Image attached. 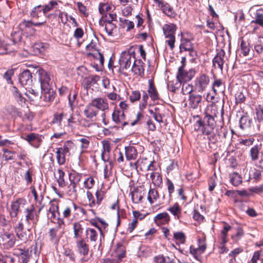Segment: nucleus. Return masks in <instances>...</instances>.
Listing matches in <instances>:
<instances>
[{"label": "nucleus", "instance_id": "nucleus-40", "mask_svg": "<svg viewBox=\"0 0 263 263\" xmlns=\"http://www.w3.org/2000/svg\"><path fill=\"white\" fill-rule=\"evenodd\" d=\"M252 119L248 116H243L239 120V126L242 129H247L251 126Z\"/></svg>", "mask_w": 263, "mask_h": 263}, {"label": "nucleus", "instance_id": "nucleus-11", "mask_svg": "<svg viewBox=\"0 0 263 263\" xmlns=\"http://www.w3.org/2000/svg\"><path fill=\"white\" fill-rule=\"evenodd\" d=\"M25 221L30 227H33L36 224L39 220V215L35 210V208L31 205L30 208H27L25 211Z\"/></svg>", "mask_w": 263, "mask_h": 263}, {"label": "nucleus", "instance_id": "nucleus-61", "mask_svg": "<svg viewBox=\"0 0 263 263\" xmlns=\"http://www.w3.org/2000/svg\"><path fill=\"white\" fill-rule=\"evenodd\" d=\"M249 91L254 95H258L260 91L259 85L255 82H253L249 87Z\"/></svg>", "mask_w": 263, "mask_h": 263}, {"label": "nucleus", "instance_id": "nucleus-12", "mask_svg": "<svg viewBox=\"0 0 263 263\" xmlns=\"http://www.w3.org/2000/svg\"><path fill=\"white\" fill-rule=\"evenodd\" d=\"M15 243V238L13 233L5 232L0 236V245L6 249L13 247Z\"/></svg>", "mask_w": 263, "mask_h": 263}, {"label": "nucleus", "instance_id": "nucleus-36", "mask_svg": "<svg viewBox=\"0 0 263 263\" xmlns=\"http://www.w3.org/2000/svg\"><path fill=\"white\" fill-rule=\"evenodd\" d=\"M163 13L166 14L167 16L170 17H175L176 15V13L172 7H171L168 4L164 3L160 7Z\"/></svg>", "mask_w": 263, "mask_h": 263}, {"label": "nucleus", "instance_id": "nucleus-3", "mask_svg": "<svg viewBox=\"0 0 263 263\" xmlns=\"http://www.w3.org/2000/svg\"><path fill=\"white\" fill-rule=\"evenodd\" d=\"M176 29V26L172 23L166 24L164 25L162 27L164 35L165 37L167 39L166 42L172 50L174 48V44L175 42V34Z\"/></svg>", "mask_w": 263, "mask_h": 263}, {"label": "nucleus", "instance_id": "nucleus-46", "mask_svg": "<svg viewBox=\"0 0 263 263\" xmlns=\"http://www.w3.org/2000/svg\"><path fill=\"white\" fill-rule=\"evenodd\" d=\"M159 198V194L157 190L155 189H150L148 193L147 199L149 202L152 204L156 202Z\"/></svg>", "mask_w": 263, "mask_h": 263}, {"label": "nucleus", "instance_id": "nucleus-56", "mask_svg": "<svg viewBox=\"0 0 263 263\" xmlns=\"http://www.w3.org/2000/svg\"><path fill=\"white\" fill-rule=\"evenodd\" d=\"M75 261L74 254L70 251H66L64 255V263H74Z\"/></svg>", "mask_w": 263, "mask_h": 263}, {"label": "nucleus", "instance_id": "nucleus-16", "mask_svg": "<svg viewBox=\"0 0 263 263\" xmlns=\"http://www.w3.org/2000/svg\"><path fill=\"white\" fill-rule=\"evenodd\" d=\"M95 108L102 111L108 110L109 104L106 98L98 97L93 99L90 102Z\"/></svg>", "mask_w": 263, "mask_h": 263}, {"label": "nucleus", "instance_id": "nucleus-8", "mask_svg": "<svg viewBox=\"0 0 263 263\" xmlns=\"http://www.w3.org/2000/svg\"><path fill=\"white\" fill-rule=\"evenodd\" d=\"M12 36L13 39V41H9L11 42V44L7 43V41L0 42V50H3V51H0V54L10 53L14 50V46H15V42L20 41L21 36V34L19 33L17 34L15 32L12 34Z\"/></svg>", "mask_w": 263, "mask_h": 263}, {"label": "nucleus", "instance_id": "nucleus-27", "mask_svg": "<svg viewBox=\"0 0 263 263\" xmlns=\"http://www.w3.org/2000/svg\"><path fill=\"white\" fill-rule=\"evenodd\" d=\"M125 117L123 111L120 110H116L112 114V120L116 124L121 123L123 126H125L128 123L126 122H124Z\"/></svg>", "mask_w": 263, "mask_h": 263}, {"label": "nucleus", "instance_id": "nucleus-39", "mask_svg": "<svg viewBox=\"0 0 263 263\" xmlns=\"http://www.w3.org/2000/svg\"><path fill=\"white\" fill-rule=\"evenodd\" d=\"M224 54H217L213 60V66L216 68H218L222 70Z\"/></svg>", "mask_w": 263, "mask_h": 263}, {"label": "nucleus", "instance_id": "nucleus-32", "mask_svg": "<svg viewBox=\"0 0 263 263\" xmlns=\"http://www.w3.org/2000/svg\"><path fill=\"white\" fill-rule=\"evenodd\" d=\"M30 16L33 18H37L40 17V21H42V19H45L46 20L45 14H44L42 10V6L41 5L34 7L30 13Z\"/></svg>", "mask_w": 263, "mask_h": 263}, {"label": "nucleus", "instance_id": "nucleus-35", "mask_svg": "<svg viewBox=\"0 0 263 263\" xmlns=\"http://www.w3.org/2000/svg\"><path fill=\"white\" fill-rule=\"evenodd\" d=\"M86 238L91 242H95L99 237V232L95 228H88L86 231Z\"/></svg>", "mask_w": 263, "mask_h": 263}, {"label": "nucleus", "instance_id": "nucleus-57", "mask_svg": "<svg viewBox=\"0 0 263 263\" xmlns=\"http://www.w3.org/2000/svg\"><path fill=\"white\" fill-rule=\"evenodd\" d=\"M143 198V194L141 192L135 191L132 193V199L133 202L135 203H139Z\"/></svg>", "mask_w": 263, "mask_h": 263}, {"label": "nucleus", "instance_id": "nucleus-24", "mask_svg": "<svg viewBox=\"0 0 263 263\" xmlns=\"http://www.w3.org/2000/svg\"><path fill=\"white\" fill-rule=\"evenodd\" d=\"M147 92L152 101H155L159 99V95L152 80H148Z\"/></svg>", "mask_w": 263, "mask_h": 263}, {"label": "nucleus", "instance_id": "nucleus-34", "mask_svg": "<svg viewBox=\"0 0 263 263\" xmlns=\"http://www.w3.org/2000/svg\"><path fill=\"white\" fill-rule=\"evenodd\" d=\"M167 211H169L176 219H180L181 215L182 209L178 203H175L172 206H170Z\"/></svg>", "mask_w": 263, "mask_h": 263}, {"label": "nucleus", "instance_id": "nucleus-1", "mask_svg": "<svg viewBox=\"0 0 263 263\" xmlns=\"http://www.w3.org/2000/svg\"><path fill=\"white\" fill-rule=\"evenodd\" d=\"M46 20L42 19V21H23L19 25V29L22 33L26 34L28 35H32L35 32L33 26L42 27L45 25Z\"/></svg>", "mask_w": 263, "mask_h": 263}, {"label": "nucleus", "instance_id": "nucleus-59", "mask_svg": "<svg viewBox=\"0 0 263 263\" xmlns=\"http://www.w3.org/2000/svg\"><path fill=\"white\" fill-rule=\"evenodd\" d=\"M95 183L93 178L91 176L88 177L84 181V186L87 189H91L93 187Z\"/></svg>", "mask_w": 263, "mask_h": 263}, {"label": "nucleus", "instance_id": "nucleus-2", "mask_svg": "<svg viewBox=\"0 0 263 263\" xmlns=\"http://www.w3.org/2000/svg\"><path fill=\"white\" fill-rule=\"evenodd\" d=\"M201 127V131L203 135H205L210 137L208 138L210 141L214 142V136L213 134L214 129L216 125V122L214 119H204L203 123L201 121L199 120L197 122Z\"/></svg>", "mask_w": 263, "mask_h": 263}, {"label": "nucleus", "instance_id": "nucleus-14", "mask_svg": "<svg viewBox=\"0 0 263 263\" xmlns=\"http://www.w3.org/2000/svg\"><path fill=\"white\" fill-rule=\"evenodd\" d=\"M116 18L117 15L115 13H109V18L105 23V30L109 36H113L116 33L117 27L112 22Z\"/></svg>", "mask_w": 263, "mask_h": 263}, {"label": "nucleus", "instance_id": "nucleus-47", "mask_svg": "<svg viewBox=\"0 0 263 263\" xmlns=\"http://www.w3.org/2000/svg\"><path fill=\"white\" fill-rule=\"evenodd\" d=\"M181 82L176 78L175 81H168L167 87L170 91L174 92L181 85Z\"/></svg>", "mask_w": 263, "mask_h": 263}, {"label": "nucleus", "instance_id": "nucleus-30", "mask_svg": "<svg viewBox=\"0 0 263 263\" xmlns=\"http://www.w3.org/2000/svg\"><path fill=\"white\" fill-rule=\"evenodd\" d=\"M77 248L80 253L86 255L89 252V246L85 240L83 239H80L76 242Z\"/></svg>", "mask_w": 263, "mask_h": 263}, {"label": "nucleus", "instance_id": "nucleus-13", "mask_svg": "<svg viewBox=\"0 0 263 263\" xmlns=\"http://www.w3.org/2000/svg\"><path fill=\"white\" fill-rule=\"evenodd\" d=\"M36 73L40 82L41 88L50 87L51 79L47 71L42 68H39L37 70Z\"/></svg>", "mask_w": 263, "mask_h": 263}, {"label": "nucleus", "instance_id": "nucleus-5", "mask_svg": "<svg viewBox=\"0 0 263 263\" xmlns=\"http://www.w3.org/2000/svg\"><path fill=\"white\" fill-rule=\"evenodd\" d=\"M125 256V247L123 245H118L112 253L111 257L102 259L101 263H119Z\"/></svg>", "mask_w": 263, "mask_h": 263}, {"label": "nucleus", "instance_id": "nucleus-53", "mask_svg": "<svg viewBox=\"0 0 263 263\" xmlns=\"http://www.w3.org/2000/svg\"><path fill=\"white\" fill-rule=\"evenodd\" d=\"M56 155L58 164L59 165L64 164L66 161L65 154L63 153V151L61 148L57 149Z\"/></svg>", "mask_w": 263, "mask_h": 263}, {"label": "nucleus", "instance_id": "nucleus-22", "mask_svg": "<svg viewBox=\"0 0 263 263\" xmlns=\"http://www.w3.org/2000/svg\"><path fill=\"white\" fill-rule=\"evenodd\" d=\"M155 223L158 226L167 224L170 221V217L166 212H163L156 215L154 218Z\"/></svg>", "mask_w": 263, "mask_h": 263}, {"label": "nucleus", "instance_id": "nucleus-62", "mask_svg": "<svg viewBox=\"0 0 263 263\" xmlns=\"http://www.w3.org/2000/svg\"><path fill=\"white\" fill-rule=\"evenodd\" d=\"M96 197L97 200L96 201V207L98 206L101 203L102 201L105 197V192L102 190H97L96 192Z\"/></svg>", "mask_w": 263, "mask_h": 263}, {"label": "nucleus", "instance_id": "nucleus-60", "mask_svg": "<svg viewBox=\"0 0 263 263\" xmlns=\"http://www.w3.org/2000/svg\"><path fill=\"white\" fill-rule=\"evenodd\" d=\"M141 93L139 90H133L129 97V99L132 103H134L140 100Z\"/></svg>", "mask_w": 263, "mask_h": 263}, {"label": "nucleus", "instance_id": "nucleus-29", "mask_svg": "<svg viewBox=\"0 0 263 263\" xmlns=\"http://www.w3.org/2000/svg\"><path fill=\"white\" fill-rule=\"evenodd\" d=\"M218 114L217 107L215 105H210L207 106L205 111L204 119H214Z\"/></svg>", "mask_w": 263, "mask_h": 263}, {"label": "nucleus", "instance_id": "nucleus-17", "mask_svg": "<svg viewBox=\"0 0 263 263\" xmlns=\"http://www.w3.org/2000/svg\"><path fill=\"white\" fill-rule=\"evenodd\" d=\"M82 178V175L76 172H73L69 174V178L70 182V187L72 191L77 192V187Z\"/></svg>", "mask_w": 263, "mask_h": 263}, {"label": "nucleus", "instance_id": "nucleus-45", "mask_svg": "<svg viewBox=\"0 0 263 263\" xmlns=\"http://www.w3.org/2000/svg\"><path fill=\"white\" fill-rule=\"evenodd\" d=\"M192 48L193 45L190 40L185 39H182L181 40V43L180 45V49L181 52L191 50Z\"/></svg>", "mask_w": 263, "mask_h": 263}, {"label": "nucleus", "instance_id": "nucleus-4", "mask_svg": "<svg viewBox=\"0 0 263 263\" xmlns=\"http://www.w3.org/2000/svg\"><path fill=\"white\" fill-rule=\"evenodd\" d=\"M135 49L131 47L127 50L123 51L119 59V64L122 69L129 68L132 63V58L135 59Z\"/></svg>", "mask_w": 263, "mask_h": 263}, {"label": "nucleus", "instance_id": "nucleus-33", "mask_svg": "<svg viewBox=\"0 0 263 263\" xmlns=\"http://www.w3.org/2000/svg\"><path fill=\"white\" fill-rule=\"evenodd\" d=\"M103 150L101 153L102 160L104 162L109 161V153L111 147L109 143L106 141H102Z\"/></svg>", "mask_w": 263, "mask_h": 263}, {"label": "nucleus", "instance_id": "nucleus-21", "mask_svg": "<svg viewBox=\"0 0 263 263\" xmlns=\"http://www.w3.org/2000/svg\"><path fill=\"white\" fill-rule=\"evenodd\" d=\"M144 65L141 60H135L131 70L134 74L142 77L144 72Z\"/></svg>", "mask_w": 263, "mask_h": 263}, {"label": "nucleus", "instance_id": "nucleus-50", "mask_svg": "<svg viewBox=\"0 0 263 263\" xmlns=\"http://www.w3.org/2000/svg\"><path fill=\"white\" fill-rule=\"evenodd\" d=\"M213 90L215 93L223 91V85L220 79L216 80L213 84Z\"/></svg>", "mask_w": 263, "mask_h": 263}, {"label": "nucleus", "instance_id": "nucleus-43", "mask_svg": "<svg viewBox=\"0 0 263 263\" xmlns=\"http://www.w3.org/2000/svg\"><path fill=\"white\" fill-rule=\"evenodd\" d=\"M11 91L18 104L22 105L23 103H25L26 99L22 97L16 87L13 86L11 89Z\"/></svg>", "mask_w": 263, "mask_h": 263}, {"label": "nucleus", "instance_id": "nucleus-49", "mask_svg": "<svg viewBox=\"0 0 263 263\" xmlns=\"http://www.w3.org/2000/svg\"><path fill=\"white\" fill-rule=\"evenodd\" d=\"M16 111V107L11 105H8L5 106L2 110V113L6 116L8 115L12 116L15 114Z\"/></svg>", "mask_w": 263, "mask_h": 263}, {"label": "nucleus", "instance_id": "nucleus-10", "mask_svg": "<svg viewBox=\"0 0 263 263\" xmlns=\"http://www.w3.org/2000/svg\"><path fill=\"white\" fill-rule=\"evenodd\" d=\"M209 82V77L205 74H201L195 80V88L198 92H202L205 90Z\"/></svg>", "mask_w": 263, "mask_h": 263}, {"label": "nucleus", "instance_id": "nucleus-26", "mask_svg": "<svg viewBox=\"0 0 263 263\" xmlns=\"http://www.w3.org/2000/svg\"><path fill=\"white\" fill-rule=\"evenodd\" d=\"M202 97L199 95L191 94L189 99V104L193 109H197L200 105Z\"/></svg>", "mask_w": 263, "mask_h": 263}, {"label": "nucleus", "instance_id": "nucleus-19", "mask_svg": "<svg viewBox=\"0 0 263 263\" xmlns=\"http://www.w3.org/2000/svg\"><path fill=\"white\" fill-rule=\"evenodd\" d=\"M24 139L26 140L32 146L37 148L40 146L42 142V137L35 133L28 134Z\"/></svg>", "mask_w": 263, "mask_h": 263}, {"label": "nucleus", "instance_id": "nucleus-7", "mask_svg": "<svg viewBox=\"0 0 263 263\" xmlns=\"http://www.w3.org/2000/svg\"><path fill=\"white\" fill-rule=\"evenodd\" d=\"M87 54L91 59V66L97 71H101L104 64L103 55L100 51L88 52Z\"/></svg>", "mask_w": 263, "mask_h": 263}, {"label": "nucleus", "instance_id": "nucleus-9", "mask_svg": "<svg viewBox=\"0 0 263 263\" xmlns=\"http://www.w3.org/2000/svg\"><path fill=\"white\" fill-rule=\"evenodd\" d=\"M196 71L194 69L191 68L189 70L185 69L183 65H181L178 70L176 77L181 82L190 81L194 77Z\"/></svg>", "mask_w": 263, "mask_h": 263}, {"label": "nucleus", "instance_id": "nucleus-28", "mask_svg": "<svg viewBox=\"0 0 263 263\" xmlns=\"http://www.w3.org/2000/svg\"><path fill=\"white\" fill-rule=\"evenodd\" d=\"M83 112L86 118L92 120L98 114V111L95 109V107L91 105V103L85 107Z\"/></svg>", "mask_w": 263, "mask_h": 263}, {"label": "nucleus", "instance_id": "nucleus-42", "mask_svg": "<svg viewBox=\"0 0 263 263\" xmlns=\"http://www.w3.org/2000/svg\"><path fill=\"white\" fill-rule=\"evenodd\" d=\"M73 229L74 238L77 239L80 238L83 231L82 226L80 222H74L73 224Z\"/></svg>", "mask_w": 263, "mask_h": 263}, {"label": "nucleus", "instance_id": "nucleus-63", "mask_svg": "<svg viewBox=\"0 0 263 263\" xmlns=\"http://www.w3.org/2000/svg\"><path fill=\"white\" fill-rule=\"evenodd\" d=\"M86 196L88 200V205L90 208L96 207V200L92 194L89 191L86 192Z\"/></svg>", "mask_w": 263, "mask_h": 263}, {"label": "nucleus", "instance_id": "nucleus-23", "mask_svg": "<svg viewBox=\"0 0 263 263\" xmlns=\"http://www.w3.org/2000/svg\"><path fill=\"white\" fill-rule=\"evenodd\" d=\"M19 81L22 85L30 86L32 83V74L29 70H25L20 74Z\"/></svg>", "mask_w": 263, "mask_h": 263}, {"label": "nucleus", "instance_id": "nucleus-52", "mask_svg": "<svg viewBox=\"0 0 263 263\" xmlns=\"http://www.w3.org/2000/svg\"><path fill=\"white\" fill-rule=\"evenodd\" d=\"M3 153V157L6 160H15L18 156L15 152L9 151L7 149H4Z\"/></svg>", "mask_w": 263, "mask_h": 263}, {"label": "nucleus", "instance_id": "nucleus-25", "mask_svg": "<svg viewBox=\"0 0 263 263\" xmlns=\"http://www.w3.org/2000/svg\"><path fill=\"white\" fill-rule=\"evenodd\" d=\"M115 9V7L108 3H100L99 5V12L103 16H106L108 13L109 15L110 12Z\"/></svg>", "mask_w": 263, "mask_h": 263}, {"label": "nucleus", "instance_id": "nucleus-18", "mask_svg": "<svg viewBox=\"0 0 263 263\" xmlns=\"http://www.w3.org/2000/svg\"><path fill=\"white\" fill-rule=\"evenodd\" d=\"M261 144H256L253 146L250 149L249 156L253 162H256L259 160L260 156L261 159Z\"/></svg>", "mask_w": 263, "mask_h": 263}, {"label": "nucleus", "instance_id": "nucleus-55", "mask_svg": "<svg viewBox=\"0 0 263 263\" xmlns=\"http://www.w3.org/2000/svg\"><path fill=\"white\" fill-rule=\"evenodd\" d=\"M80 125L84 127H90L95 125L94 120L87 118H82L79 121Z\"/></svg>", "mask_w": 263, "mask_h": 263}, {"label": "nucleus", "instance_id": "nucleus-37", "mask_svg": "<svg viewBox=\"0 0 263 263\" xmlns=\"http://www.w3.org/2000/svg\"><path fill=\"white\" fill-rule=\"evenodd\" d=\"M150 178L152 183L156 186L159 187L162 183V176L158 172H153L151 173Z\"/></svg>", "mask_w": 263, "mask_h": 263}, {"label": "nucleus", "instance_id": "nucleus-6", "mask_svg": "<svg viewBox=\"0 0 263 263\" xmlns=\"http://www.w3.org/2000/svg\"><path fill=\"white\" fill-rule=\"evenodd\" d=\"M130 166L136 169L138 172L139 171H154L155 170L153 165V161H148L146 158H139L134 163H130Z\"/></svg>", "mask_w": 263, "mask_h": 263}, {"label": "nucleus", "instance_id": "nucleus-38", "mask_svg": "<svg viewBox=\"0 0 263 263\" xmlns=\"http://www.w3.org/2000/svg\"><path fill=\"white\" fill-rule=\"evenodd\" d=\"M173 239L176 242L177 245L184 244L186 241V236L185 234L181 231L174 232Z\"/></svg>", "mask_w": 263, "mask_h": 263}, {"label": "nucleus", "instance_id": "nucleus-54", "mask_svg": "<svg viewBox=\"0 0 263 263\" xmlns=\"http://www.w3.org/2000/svg\"><path fill=\"white\" fill-rule=\"evenodd\" d=\"M254 50L258 53L260 54L263 52V37H259L257 41L254 45Z\"/></svg>", "mask_w": 263, "mask_h": 263}, {"label": "nucleus", "instance_id": "nucleus-48", "mask_svg": "<svg viewBox=\"0 0 263 263\" xmlns=\"http://www.w3.org/2000/svg\"><path fill=\"white\" fill-rule=\"evenodd\" d=\"M98 41L97 39L92 40L90 43L86 46V50L89 52H95L96 51H99Z\"/></svg>", "mask_w": 263, "mask_h": 263}, {"label": "nucleus", "instance_id": "nucleus-15", "mask_svg": "<svg viewBox=\"0 0 263 263\" xmlns=\"http://www.w3.org/2000/svg\"><path fill=\"white\" fill-rule=\"evenodd\" d=\"M27 203V201L24 198H18L13 201L11 204L10 215L12 217H16L19 210L24 207Z\"/></svg>", "mask_w": 263, "mask_h": 263}, {"label": "nucleus", "instance_id": "nucleus-51", "mask_svg": "<svg viewBox=\"0 0 263 263\" xmlns=\"http://www.w3.org/2000/svg\"><path fill=\"white\" fill-rule=\"evenodd\" d=\"M72 208L76 210L77 205L74 203L71 202L68 206L65 208L63 212V215L64 218H68L70 216Z\"/></svg>", "mask_w": 263, "mask_h": 263}, {"label": "nucleus", "instance_id": "nucleus-20", "mask_svg": "<svg viewBox=\"0 0 263 263\" xmlns=\"http://www.w3.org/2000/svg\"><path fill=\"white\" fill-rule=\"evenodd\" d=\"M42 95L41 98L45 102H50L52 101L55 98V93L54 91L50 88V87L47 88H41Z\"/></svg>", "mask_w": 263, "mask_h": 263}, {"label": "nucleus", "instance_id": "nucleus-44", "mask_svg": "<svg viewBox=\"0 0 263 263\" xmlns=\"http://www.w3.org/2000/svg\"><path fill=\"white\" fill-rule=\"evenodd\" d=\"M252 23L257 24L263 27V11L258 10L255 14L254 20L252 21Z\"/></svg>", "mask_w": 263, "mask_h": 263}, {"label": "nucleus", "instance_id": "nucleus-58", "mask_svg": "<svg viewBox=\"0 0 263 263\" xmlns=\"http://www.w3.org/2000/svg\"><path fill=\"white\" fill-rule=\"evenodd\" d=\"M231 229V227L228 224H224L223 229L221 231L222 241L225 243L227 241V237L228 231Z\"/></svg>", "mask_w": 263, "mask_h": 263}, {"label": "nucleus", "instance_id": "nucleus-41", "mask_svg": "<svg viewBox=\"0 0 263 263\" xmlns=\"http://www.w3.org/2000/svg\"><path fill=\"white\" fill-rule=\"evenodd\" d=\"M229 178L231 183L234 186H238L242 182V178L237 173H232L229 174Z\"/></svg>", "mask_w": 263, "mask_h": 263}, {"label": "nucleus", "instance_id": "nucleus-31", "mask_svg": "<svg viewBox=\"0 0 263 263\" xmlns=\"http://www.w3.org/2000/svg\"><path fill=\"white\" fill-rule=\"evenodd\" d=\"M126 158L127 160H135L138 156L137 150L135 146H129L125 147Z\"/></svg>", "mask_w": 263, "mask_h": 263}, {"label": "nucleus", "instance_id": "nucleus-64", "mask_svg": "<svg viewBox=\"0 0 263 263\" xmlns=\"http://www.w3.org/2000/svg\"><path fill=\"white\" fill-rule=\"evenodd\" d=\"M256 113L258 122L263 123V106L258 105L256 109Z\"/></svg>", "mask_w": 263, "mask_h": 263}]
</instances>
